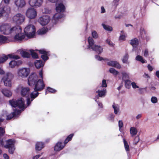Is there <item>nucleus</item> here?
Segmentation results:
<instances>
[{
  "label": "nucleus",
  "instance_id": "nucleus-59",
  "mask_svg": "<svg viewBox=\"0 0 159 159\" xmlns=\"http://www.w3.org/2000/svg\"><path fill=\"white\" fill-rule=\"evenodd\" d=\"M115 70V69L113 68H111L109 69V71L111 73L113 74Z\"/></svg>",
  "mask_w": 159,
  "mask_h": 159
},
{
  "label": "nucleus",
  "instance_id": "nucleus-27",
  "mask_svg": "<svg viewBox=\"0 0 159 159\" xmlns=\"http://www.w3.org/2000/svg\"><path fill=\"white\" fill-rule=\"evenodd\" d=\"M39 51L40 53L43 54L41 56V58L43 60L46 61L48 59V57L46 55H47V52L43 50H39Z\"/></svg>",
  "mask_w": 159,
  "mask_h": 159
},
{
  "label": "nucleus",
  "instance_id": "nucleus-24",
  "mask_svg": "<svg viewBox=\"0 0 159 159\" xmlns=\"http://www.w3.org/2000/svg\"><path fill=\"white\" fill-rule=\"evenodd\" d=\"M21 63V61H16L15 60L11 61L9 63V66L11 68H13L17 65H18L19 63Z\"/></svg>",
  "mask_w": 159,
  "mask_h": 159
},
{
  "label": "nucleus",
  "instance_id": "nucleus-62",
  "mask_svg": "<svg viewBox=\"0 0 159 159\" xmlns=\"http://www.w3.org/2000/svg\"><path fill=\"white\" fill-rule=\"evenodd\" d=\"M101 12L102 13H104L105 12V10L103 7L102 6L101 7Z\"/></svg>",
  "mask_w": 159,
  "mask_h": 159
},
{
  "label": "nucleus",
  "instance_id": "nucleus-5",
  "mask_svg": "<svg viewBox=\"0 0 159 159\" xmlns=\"http://www.w3.org/2000/svg\"><path fill=\"white\" fill-rule=\"evenodd\" d=\"M35 29L34 26L29 25L25 28L24 32L25 35L28 38H32L34 37L35 33Z\"/></svg>",
  "mask_w": 159,
  "mask_h": 159
},
{
  "label": "nucleus",
  "instance_id": "nucleus-37",
  "mask_svg": "<svg viewBox=\"0 0 159 159\" xmlns=\"http://www.w3.org/2000/svg\"><path fill=\"white\" fill-rule=\"evenodd\" d=\"M122 75V79L124 81L127 80V79H129V74L125 72H123L121 73Z\"/></svg>",
  "mask_w": 159,
  "mask_h": 159
},
{
  "label": "nucleus",
  "instance_id": "nucleus-48",
  "mask_svg": "<svg viewBox=\"0 0 159 159\" xmlns=\"http://www.w3.org/2000/svg\"><path fill=\"white\" fill-rule=\"evenodd\" d=\"M118 125L119 127V130L121 131V128L123 127V123L121 120H119L118 122Z\"/></svg>",
  "mask_w": 159,
  "mask_h": 159
},
{
  "label": "nucleus",
  "instance_id": "nucleus-2",
  "mask_svg": "<svg viewBox=\"0 0 159 159\" xmlns=\"http://www.w3.org/2000/svg\"><path fill=\"white\" fill-rule=\"evenodd\" d=\"M13 33L12 34H15L14 36V39L15 41L18 42L22 41L24 39L25 35L23 33H21L22 30L19 26H16V28H15Z\"/></svg>",
  "mask_w": 159,
  "mask_h": 159
},
{
  "label": "nucleus",
  "instance_id": "nucleus-64",
  "mask_svg": "<svg viewBox=\"0 0 159 159\" xmlns=\"http://www.w3.org/2000/svg\"><path fill=\"white\" fill-rule=\"evenodd\" d=\"M141 116L142 115L141 114H139L136 116V118L138 120L141 118Z\"/></svg>",
  "mask_w": 159,
  "mask_h": 159
},
{
  "label": "nucleus",
  "instance_id": "nucleus-12",
  "mask_svg": "<svg viewBox=\"0 0 159 159\" xmlns=\"http://www.w3.org/2000/svg\"><path fill=\"white\" fill-rule=\"evenodd\" d=\"M43 2V0H29V3L32 7H39L40 6Z\"/></svg>",
  "mask_w": 159,
  "mask_h": 159
},
{
  "label": "nucleus",
  "instance_id": "nucleus-53",
  "mask_svg": "<svg viewBox=\"0 0 159 159\" xmlns=\"http://www.w3.org/2000/svg\"><path fill=\"white\" fill-rule=\"evenodd\" d=\"M126 36L124 34H121L119 37V39L124 41L125 40Z\"/></svg>",
  "mask_w": 159,
  "mask_h": 159
},
{
  "label": "nucleus",
  "instance_id": "nucleus-50",
  "mask_svg": "<svg viewBox=\"0 0 159 159\" xmlns=\"http://www.w3.org/2000/svg\"><path fill=\"white\" fill-rule=\"evenodd\" d=\"M47 90L50 93H54L56 92V90L55 89H53L50 87H48L47 88Z\"/></svg>",
  "mask_w": 159,
  "mask_h": 159
},
{
  "label": "nucleus",
  "instance_id": "nucleus-28",
  "mask_svg": "<svg viewBox=\"0 0 159 159\" xmlns=\"http://www.w3.org/2000/svg\"><path fill=\"white\" fill-rule=\"evenodd\" d=\"M34 63L35 66L37 68H39L43 66L44 65V63L41 60H36Z\"/></svg>",
  "mask_w": 159,
  "mask_h": 159
},
{
  "label": "nucleus",
  "instance_id": "nucleus-46",
  "mask_svg": "<svg viewBox=\"0 0 159 159\" xmlns=\"http://www.w3.org/2000/svg\"><path fill=\"white\" fill-rule=\"evenodd\" d=\"M92 35L93 37L95 39H96L98 37V34L95 31H93L92 32Z\"/></svg>",
  "mask_w": 159,
  "mask_h": 159
},
{
  "label": "nucleus",
  "instance_id": "nucleus-44",
  "mask_svg": "<svg viewBox=\"0 0 159 159\" xmlns=\"http://www.w3.org/2000/svg\"><path fill=\"white\" fill-rule=\"evenodd\" d=\"M7 40V38L4 36L0 35V43H4Z\"/></svg>",
  "mask_w": 159,
  "mask_h": 159
},
{
  "label": "nucleus",
  "instance_id": "nucleus-16",
  "mask_svg": "<svg viewBox=\"0 0 159 159\" xmlns=\"http://www.w3.org/2000/svg\"><path fill=\"white\" fill-rule=\"evenodd\" d=\"M20 93L23 96H28L30 90V88L28 87H21L20 88Z\"/></svg>",
  "mask_w": 159,
  "mask_h": 159
},
{
  "label": "nucleus",
  "instance_id": "nucleus-26",
  "mask_svg": "<svg viewBox=\"0 0 159 159\" xmlns=\"http://www.w3.org/2000/svg\"><path fill=\"white\" fill-rule=\"evenodd\" d=\"M43 143L41 142H38L35 145V149L37 151H40L43 148Z\"/></svg>",
  "mask_w": 159,
  "mask_h": 159
},
{
  "label": "nucleus",
  "instance_id": "nucleus-49",
  "mask_svg": "<svg viewBox=\"0 0 159 159\" xmlns=\"http://www.w3.org/2000/svg\"><path fill=\"white\" fill-rule=\"evenodd\" d=\"M139 136H136L134 140V144H137L139 142Z\"/></svg>",
  "mask_w": 159,
  "mask_h": 159
},
{
  "label": "nucleus",
  "instance_id": "nucleus-4",
  "mask_svg": "<svg viewBox=\"0 0 159 159\" xmlns=\"http://www.w3.org/2000/svg\"><path fill=\"white\" fill-rule=\"evenodd\" d=\"M39 75L41 78V79H39L34 85V91H40L43 90L45 87V84L43 80V72L41 70L39 72Z\"/></svg>",
  "mask_w": 159,
  "mask_h": 159
},
{
  "label": "nucleus",
  "instance_id": "nucleus-51",
  "mask_svg": "<svg viewBox=\"0 0 159 159\" xmlns=\"http://www.w3.org/2000/svg\"><path fill=\"white\" fill-rule=\"evenodd\" d=\"M107 84L106 83V80H103L102 81V84L101 87L102 88L106 87H107Z\"/></svg>",
  "mask_w": 159,
  "mask_h": 159
},
{
  "label": "nucleus",
  "instance_id": "nucleus-20",
  "mask_svg": "<svg viewBox=\"0 0 159 159\" xmlns=\"http://www.w3.org/2000/svg\"><path fill=\"white\" fill-rule=\"evenodd\" d=\"M13 74L11 72H8L6 73L2 79L12 81L14 78Z\"/></svg>",
  "mask_w": 159,
  "mask_h": 159
},
{
  "label": "nucleus",
  "instance_id": "nucleus-47",
  "mask_svg": "<svg viewBox=\"0 0 159 159\" xmlns=\"http://www.w3.org/2000/svg\"><path fill=\"white\" fill-rule=\"evenodd\" d=\"M151 101L152 103H155L157 102V99L156 97H152L151 98Z\"/></svg>",
  "mask_w": 159,
  "mask_h": 159
},
{
  "label": "nucleus",
  "instance_id": "nucleus-33",
  "mask_svg": "<svg viewBox=\"0 0 159 159\" xmlns=\"http://www.w3.org/2000/svg\"><path fill=\"white\" fill-rule=\"evenodd\" d=\"M48 30L47 28L43 27L39 29L37 32L38 33L39 35H42L45 34Z\"/></svg>",
  "mask_w": 159,
  "mask_h": 159
},
{
  "label": "nucleus",
  "instance_id": "nucleus-54",
  "mask_svg": "<svg viewBox=\"0 0 159 159\" xmlns=\"http://www.w3.org/2000/svg\"><path fill=\"white\" fill-rule=\"evenodd\" d=\"M114 116L113 114H110L108 117V119L109 120L111 121H113L114 118Z\"/></svg>",
  "mask_w": 159,
  "mask_h": 159
},
{
  "label": "nucleus",
  "instance_id": "nucleus-43",
  "mask_svg": "<svg viewBox=\"0 0 159 159\" xmlns=\"http://www.w3.org/2000/svg\"><path fill=\"white\" fill-rule=\"evenodd\" d=\"M73 136V134H71L69 135L66 138L64 142L65 144H66L69 141H70Z\"/></svg>",
  "mask_w": 159,
  "mask_h": 159
},
{
  "label": "nucleus",
  "instance_id": "nucleus-40",
  "mask_svg": "<svg viewBox=\"0 0 159 159\" xmlns=\"http://www.w3.org/2000/svg\"><path fill=\"white\" fill-rule=\"evenodd\" d=\"M30 51L33 58H37L38 57L37 54L34 52V50L32 49H30Z\"/></svg>",
  "mask_w": 159,
  "mask_h": 159
},
{
  "label": "nucleus",
  "instance_id": "nucleus-63",
  "mask_svg": "<svg viewBox=\"0 0 159 159\" xmlns=\"http://www.w3.org/2000/svg\"><path fill=\"white\" fill-rule=\"evenodd\" d=\"M41 155H36L33 157V159H37Z\"/></svg>",
  "mask_w": 159,
  "mask_h": 159
},
{
  "label": "nucleus",
  "instance_id": "nucleus-52",
  "mask_svg": "<svg viewBox=\"0 0 159 159\" xmlns=\"http://www.w3.org/2000/svg\"><path fill=\"white\" fill-rule=\"evenodd\" d=\"M131 85L134 89L138 88H139V86L137 85L134 82H132L131 83Z\"/></svg>",
  "mask_w": 159,
  "mask_h": 159
},
{
  "label": "nucleus",
  "instance_id": "nucleus-21",
  "mask_svg": "<svg viewBox=\"0 0 159 159\" xmlns=\"http://www.w3.org/2000/svg\"><path fill=\"white\" fill-rule=\"evenodd\" d=\"M107 65L110 66H114L117 68L120 69L121 66L116 61H111L107 62Z\"/></svg>",
  "mask_w": 159,
  "mask_h": 159
},
{
  "label": "nucleus",
  "instance_id": "nucleus-23",
  "mask_svg": "<svg viewBox=\"0 0 159 159\" xmlns=\"http://www.w3.org/2000/svg\"><path fill=\"white\" fill-rule=\"evenodd\" d=\"M65 9L64 6L62 3L59 4L56 7V10L57 12H63Z\"/></svg>",
  "mask_w": 159,
  "mask_h": 159
},
{
  "label": "nucleus",
  "instance_id": "nucleus-29",
  "mask_svg": "<svg viewBox=\"0 0 159 159\" xmlns=\"http://www.w3.org/2000/svg\"><path fill=\"white\" fill-rule=\"evenodd\" d=\"M4 83V85L7 87H11L12 86V81L5 79H2Z\"/></svg>",
  "mask_w": 159,
  "mask_h": 159
},
{
  "label": "nucleus",
  "instance_id": "nucleus-35",
  "mask_svg": "<svg viewBox=\"0 0 159 159\" xmlns=\"http://www.w3.org/2000/svg\"><path fill=\"white\" fill-rule=\"evenodd\" d=\"M20 54L22 56L25 58H29L30 56V54L25 51H21Z\"/></svg>",
  "mask_w": 159,
  "mask_h": 159
},
{
  "label": "nucleus",
  "instance_id": "nucleus-36",
  "mask_svg": "<svg viewBox=\"0 0 159 159\" xmlns=\"http://www.w3.org/2000/svg\"><path fill=\"white\" fill-rule=\"evenodd\" d=\"M135 59L137 61H138L141 62L142 63H144L146 62V61H145L143 58L140 55H138L135 58Z\"/></svg>",
  "mask_w": 159,
  "mask_h": 159
},
{
  "label": "nucleus",
  "instance_id": "nucleus-34",
  "mask_svg": "<svg viewBox=\"0 0 159 159\" xmlns=\"http://www.w3.org/2000/svg\"><path fill=\"white\" fill-rule=\"evenodd\" d=\"M130 132L132 136L136 135L137 133V131L136 129L133 127H131L130 128Z\"/></svg>",
  "mask_w": 159,
  "mask_h": 159
},
{
  "label": "nucleus",
  "instance_id": "nucleus-14",
  "mask_svg": "<svg viewBox=\"0 0 159 159\" xmlns=\"http://www.w3.org/2000/svg\"><path fill=\"white\" fill-rule=\"evenodd\" d=\"M10 8L7 5L4 7L0 8V17L2 16H5L10 12Z\"/></svg>",
  "mask_w": 159,
  "mask_h": 159
},
{
  "label": "nucleus",
  "instance_id": "nucleus-8",
  "mask_svg": "<svg viewBox=\"0 0 159 159\" xmlns=\"http://www.w3.org/2000/svg\"><path fill=\"white\" fill-rule=\"evenodd\" d=\"M30 73L29 69L22 68L19 69L17 72L18 76L19 77L25 78L27 77Z\"/></svg>",
  "mask_w": 159,
  "mask_h": 159
},
{
  "label": "nucleus",
  "instance_id": "nucleus-30",
  "mask_svg": "<svg viewBox=\"0 0 159 159\" xmlns=\"http://www.w3.org/2000/svg\"><path fill=\"white\" fill-rule=\"evenodd\" d=\"M2 93L5 96L8 97H10L12 95V93L9 90L6 89H3L2 91Z\"/></svg>",
  "mask_w": 159,
  "mask_h": 159
},
{
  "label": "nucleus",
  "instance_id": "nucleus-13",
  "mask_svg": "<svg viewBox=\"0 0 159 159\" xmlns=\"http://www.w3.org/2000/svg\"><path fill=\"white\" fill-rule=\"evenodd\" d=\"M49 20V16L46 15L40 17L39 22L42 25H45L48 24Z\"/></svg>",
  "mask_w": 159,
  "mask_h": 159
},
{
  "label": "nucleus",
  "instance_id": "nucleus-15",
  "mask_svg": "<svg viewBox=\"0 0 159 159\" xmlns=\"http://www.w3.org/2000/svg\"><path fill=\"white\" fill-rule=\"evenodd\" d=\"M38 91H34V92H32L30 94V97L31 99L28 98L27 99V102L28 106H29L30 103V102L32 101L34 99L37 97L39 94V93L38 92Z\"/></svg>",
  "mask_w": 159,
  "mask_h": 159
},
{
  "label": "nucleus",
  "instance_id": "nucleus-42",
  "mask_svg": "<svg viewBox=\"0 0 159 159\" xmlns=\"http://www.w3.org/2000/svg\"><path fill=\"white\" fill-rule=\"evenodd\" d=\"M113 108L114 110V112L115 114H117L118 112L119 111V107L118 105H112Z\"/></svg>",
  "mask_w": 159,
  "mask_h": 159
},
{
  "label": "nucleus",
  "instance_id": "nucleus-31",
  "mask_svg": "<svg viewBox=\"0 0 159 159\" xmlns=\"http://www.w3.org/2000/svg\"><path fill=\"white\" fill-rule=\"evenodd\" d=\"M89 46L88 48L92 49V47H94V41L91 37H89L88 39Z\"/></svg>",
  "mask_w": 159,
  "mask_h": 159
},
{
  "label": "nucleus",
  "instance_id": "nucleus-58",
  "mask_svg": "<svg viewBox=\"0 0 159 159\" xmlns=\"http://www.w3.org/2000/svg\"><path fill=\"white\" fill-rule=\"evenodd\" d=\"M3 157L4 159H9V157L7 154H4Z\"/></svg>",
  "mask_w": 159,
  "mask_h": 159
},
{
  "label": "nucleus",
  "instance_id": "nucleus-38",
  "mask_svg": "<svg viewBox=\"0 0 159 159\" xmlns=\"http://www.w3.org/2000/svg\"><path fill=\"white\" fill-rule=\"evenodd\" d=\"M104 29L106 30L111 31L112 30V28L111 27L108 25H105L103 24H102Z\"/></svg>",
  "mask_w": 159,
  "mask_h": 159
},
{
  "label": "nucleus",
  "instance_id": "nucleus-6",
  "mask_svg": "<svg viewBox=\"0 0 159 159\" xmlns=\"http://www.w3.org/2000/svg\"><path fill=\"white\" fill-rule=\"evenodd\" d=\"M6 144L4 146V147L7 149H8L9 153L11 154L13 153L15 149V144L16 142L14 139H10L6 141Z\"/></svg>",
  "mask_w": 159,
  "mask_h": 159
},
{
  "label": "nucleus",
  "instance_id": "nucleus-57",
  "mask_svg": "<svg viewBox=\"0 0 159 159\" xmlns=\"http://www.w3.org/2000/svg\"><path fill=\"white\" fill-rule=\"evenodd\" d=\"M107 43L110 46H113V44L112 43V42L111 41L107 39L106 40Z\"/></svg>",
  "mask_w": 159,
  "mask_h": 159
},
{
  "label": "nucleus",
  "instance_id": "nucleus-11",
  "mask_svg": "<svg viewBox=\"0 0 159 159\" xmlns=\"http://www.w3.org/2000/svg\"><path fill=\"white\" fill-rule=\"evenodd\" d=\"M38 76L35 73H33L30 75L28 79V84L32 86L34 85L38 81Z\"/></svg>",
  "mask_w": 159,
  "mask_h": 159
},
{
  "label": "nucleus",
  "instance_id": "nucleus-1",
  "mask_svg": "<svg viewBox=\"0 0 159 159\" xmlns=\"http://www.w3.org/2000/svg\"><path fill=\"white\" fill-rule=\"evenodd\" d=\"M9 102L12 107H17L19 108V109H14V112L9 115L7 114V111H4L2 116L6 118L7 120H9L13 117L18 115L20 113L21 109H22L25 107V101L22 98H21L17 100L12 99L10 100Z\"/></svg>",
  "mask_w": 159,
  "mask_h": 159
},
{
  "label": "nucleus",
  "instance_id": "nucleus-3",
  "mask_svg": "<svg viewBox=\"0 0 159 159\" xmlns=\"http://www.w3.org/2000/svg\"><path fill=\"white\" fill-rule=\"evenodd\" d=\"M16 26L11 27L8 24H3L0 27V30L1 32L4 34L8 35L13 33L15 28Z\"/></svg>",
  "mask_w": 159,
  "mask_h": 159
},
{
  "label": "nucleus",
  "instance_id": "nucleus-10",
  "mask_svg": "<svg viewBox=\"0 0 159 159\" xmlns=\"http://www.w3.org/2000/svg\"><path fill=\"white\" fill-rule=\"evenodd\" d=\"M8 57L15 59H19L20 58L18 56L13 54H9L7 56L4 54L2 57H0V63H3L6 61Z\"/></svg>",
  "mask_w": 159,
  "mask_h": 159
},
{
  "label": "nucleus",
  "instance_id": "nucleus-61",
  "mask_svg": "<svg viewBox=\"0 0 159 159\" xmlns=\"http://www.w3.org/2000/svg\"><path fill=\"white\" fill-rule=\"evenodd\" d=\"M148 68L149 70L151 71L152 70L153 68L150 65H148Z\"/></svg>",
  "mask_w": 159,
  "mask_h": 159
},
{
  "label": "nucleus",
  "instance_id": "nucleus-45",
  "mask_svg": "<svg viewBox=\"0 0 159 159\" xmlns=\"http://www.w3.org/2000/svg\"><path fill=\"white\" fill-rule=\"evenodd\" d=\"M128 57L129 56L127 54H126L124 56L123 58L122 59V61L124 63H126L127 62Z\"/></svg>",
  "mask_w": 159,
  "mask_h": 159
},
{
  "label": "nucleus",
  "instance_id": "nucleus-32",
  "mask_svg": "<svg viewBox=\"0 0 159 159\" xmlns=\"http://www.w3.org/2000/svg\"><path fill=\"white\" fill-rule=\"evenodd\" d=\"M60 12H58L56 13L53 16V19L55 20H56L59 19L61 18L63 16V15L59 13Z\"/></svg>",
  "mask_w": 159,
  "mask_h": 159
},
{
  "label": "nucleus",
  "instance_id": "nucleus-19",
  "mask_svg": "<svg viewBox=\"0 0 159 159\" xmlns=\"http://www.w3.org/2000/svg\"><path fill=\"white\" fill-rule=\"evenodd\" d=\"M92 49L97 52L98 54H100L103 51V48L100 46L95 45L94 47H92Z\"/></svg>",
  "mask_w": 159,
  "mask_h": 159
},
{
  "label": "nucleus",
  "instance_id": "nucleus-7",
  "mask_svg": "<svg viewBox=\"0 0 159 159\" xmlns=\"http://www.w3.org/2000/svg\"><path fill=\"white\" fill-rule=\"evenodd\" d=\"M25 19V16L20 13L16 14L12 18L13 21L18 25L21 24L24 21Z\"/></svg>",
  "mask_w": 159,
  "mask_h": 159
},
{
  "label": "nucleus",
  "instance_id": "nucleus-25",
  "mask_svg": "<svg viewBox=\"0 0 159 159\" xmlns=\"http://www.w3.org/2000/svg\"><path fill=\"white\" fill-rule=\"evenodd\" d=\"M130 44L134 47H136L139 44V41L136 38H134L130 40Z\"/></svg>",
  "mask_w": 159,
  "mask_h": 159
},
{
  "label": "nucleus",
  "instance_id": "nucleus-17",
  "mask_svg": "<svg viewBox=\"0 0 159 159\" xmlns=\"http://www.w3.org/2000/svg\"><path fill=\"white\" fill-rule=\"evenodd\" d=\"M98 88V90L96 93H98V96L101 97H105L106 93V89L101 87H99Z\"/></svg>",
  "mask_w": 159,
  "mask_h": 159
},
{
  "label": "nucleus",
  "instance_id": "nucleus-18",
  "mask_svg": "<svg viewBox=\"0 0 159 159\" xmlns=\"http://www.w3.org/2000/svg\"><path fill=\"white\" fill-rule=\"evenodd\" d=\"M14 3L16 6L19 8H22L25 5V2L24 0H15Z\"/></svg>",
  "mask_w": 159,
  "mask_h": 159
},
{
  "label": "nucleus",
  "instance_id": "nucleus-41",
  "mask_svg": "<svg viewBox=\"0 0 159 159\" xmlns=\"http://www.w3.org/2000/svg\"><path fill=\"white\" fill-rule=\"evenodd\" d=\"M125 83V87L127 89H129L130 87L131 81L129 80H126L124 81Z\"/></svg>",
  "mask_w": 159,
  "mask_h": 159
},
{
  "label": "nucleus",
  "instance_id": "nucleus-22",
  "mask_svg": "<svg viewBox=\"0 0 159 159\" xmlns=\"http://www.w3.org/2000/svg\"><path fill=\"white\" fill-rule=\"evenodd\" d=\"M65 144L63 145L61 142H58L54 147V150L56 151H59L62 150Z\"/></svg>",
  "mask_w": 159,
  "mask_h": 159
},
{
  "label": "nucleus",
  "instance_id": "nucleus-56",
  "mask_svg": "<svg viewBox=\"0 0 159 159\" xmlns=\"http://www.w3.org/2000/svg\"><path fill=\"white\" fill-rule=\"evenodd\" d=\"M95 58L98 61H102L103 60V58L99 56L96 55L95 56Z\"/></svg>",
  "mask_w": 159,
  "mask_h": 159
},
{
  "label": "nucleus",
  "instance_id": "nucleus-9",
  "mask_svg": "<svg viewBox=\"0 0 159 159\" xmlns=\"http://www.w3.org/2000/svg\"><path fill=\"white\" fill-rule=\"evenodd\" d=\"M25 14L27 18L30 19H33L36 17L37 12L35 9L29 7L26 10Z\"/></svg>",
  "mask_w": 159,
  "mask_h": 159
},
{
  "label": "nucleus",
  "instance_id": "nucleus-60",
  "mask_svg": "<svg viewBox=\"0 0 159 159\" xmlns=\"http://www.w3.org/2000/svg\"><path fill=\"white\" fill-rule=\"evenodd\" d=\"M113 2L114 3V6L116 8L118 5V2L117 1H113Z\"/></svg>",
  "mask_w": 159,
  "mask_h": 159
},
{
  "label": "nucleus",
  "instance_id": "nucleus-55",
  "mask_svg": "<svg viewBox=\"0 0 159 159\" xmlns=\"http://www.w3.org/2000/svg\"><path fill=\"white\" fill-rule=\"evenodd\" d=\"M148 56V50L147 49H145L144 53V56L145 57H147Z\"/></svg>",
  "mask_w": 159,
  "mask_h": 159
},
{
  "label": "nucleus",
  "instance_id": "nucleus-39",
  "mask_svg": "<svg viewBox=\"0 0 159 159\" xmlns=\"http://www.w3.org/2000/svg\"><path fill=\"white\" fill-rule=\"evenodd\" d=\"M124 143L125 150L126 151H129V146L127 141L124 139H123Z\"/></svg>",
  "mask_w": 159,
  "mask_h": 159
}]
</instances>
